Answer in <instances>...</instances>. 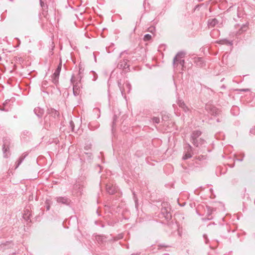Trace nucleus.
I'll return each instance as SVG.
<instances>
[{
	"mask_svg": "<svg viewBox=\"0 0 255 255\" xmlns=\"http://www.w3.org/2000/svg\"><path fill=\"white\" fill-rule=\"evenodd\" d=\"M47 115L44 117V122L45 127L50 126L51 124H53L54 121V119L58 118L59 115L58 111L54 109H48L47 111Z\"/></svg>",
	"mask_w": 255,
	"mask_h": 255,
	"instance_id": "obj_1",
	"label": "nucleus"
},
{
	"mask_svg": "<svg viewBox=\"0 0 255 255\" xmlns=\"http://www.w3.org/2000/svg\"><path fill=\"white\" fill-rule=\"evenodd\" d=\"M185 56V53L183 52H179L174 57L173 60V66L174 68L177 67L179 65L181 66L182 70H184L185 60L182 58Z\"/></svg>",
	"mask_w": 255,
	"mask_h": 255,
	"instance_id": "obj_2",
	"label": "nucleus"
},
{
	"mask_svg": "<svg viewBox=\"0 0 255 255\" xmlns=\"http://www.w3.org/2000/svg\"><path fill=\"white\" fill-rule=\"evenodd\" d=\"M61 68L62 62L61 60L60 59V63L59 64L57 69L55 70L54 73H53L52 76V82L55 85H56L58 83V79L60 71L61 70Z\"/></svg>",
	"mask_w": 255,
	"mask_h": 255,
	"instance_id": "obj_3",
	"label": "nucleus"
},
{
	"mask_svg": "<svg viewBox=\"0 0 255 255\" xmlns=\"http://www.w3.org/2000/svg\"><path fill=\"white\" fill-rule=\"evenodd\" d=\"M202 132L199 130H195L192 131L190 136V141L194 145H197L196 144V139L201 135Z\"/></svg>",
	"mask_w": 255,
	"mask_h": 255,
	"instance_id": "obj_4",
	"label": "nucleus"
},
{
	"mask_svg": "<svg viewBox=\"0 0 255 255\" xmlns=\"http://www.w3.org/2000/svg\"><path fill=\"white\" fill-rule=\"evenodd\" d=\"M128 60L124 57L123 61L120 62L118 64V67L125 70V72H128L129 70V65L128 64Z\"/></svg>",
	"mask_w": 255,
	"mask_h": 255,
	"instance_id": "obj_5",
	"label": "nucleus"
},
{
	"mask_svg": "<svg viewBox=\"0 0 255 255\" xmlns=\"http://www.w3.org/2000/svg\"><path fill=\"white\" fill-rule=\"evenodd\" d=\"M207 108L209 113L212 116H219L221 114V111L214 106H208Z\"/></svg>",
	"mask_w": 255,
	"mask_h": 255,
	"instance_id": "obj_6",
	"label": "nucleus"
},
{
	"mask_svg": "<svg viewBox=\"0 0 255 255\" xmlns=\"http://www.w3.org/2000/svg\"><path fill=\"white\" fill-rule=\"evenodd\" d=\"M55 199L58 203L65 205H69L71 202L70 199L67 197H57Z\"/></svg>",
	"mask_w": 255,
	"mask_h": 255,
	"instance_id": "obj_7",
	"label": "nucleus"
},
{
	"mask_svg": "<svg viewBox=\"0 0 255 255\" xmlns=\"http://www.w3.org/2000/svg\"><path fill=\"white\" fill-rule=\"evenodd\" d=\"M177 105L179 106L180 108H181L183 111L185 113L187 112H191V110L190 108L186 106L184 102L182 100H178L177 102Z\"/></svg>",
	"mask_w": 255,
	"mask_h": 255,
	"instance_id": "obj_8",
	"label": "nucleus"
},
{
	"mask_svg": "<svg viewBox=\"0 0 255 255\" xmlns=\"http://www.w3.org/2000/svg\"><path fill=\"white\" fill-rule=\"evenodd\" d=\"M187 152L183 156V159L186 160L192 157L191 152H192V147L189 143L187 144V147H186Z\"/></svg>",
	"mask_w": 255,
	"mask_h": 255,
	"instance_id": "obj_9",
	"label": "nucleus"
},
{
	"mask_svg": "<svg viewBox=\"0 0 255 255\" xmlns=\"http://www.w3.org/2000/svg\"><path fill=\"white\" fill-rule=\"evenodd\" d=\"M161 213L167 220H170L171 218V215L167 208L165 207L162 208Z\"/></svg>",
	"mask_w": 255,
	"mask_h": 255,
	"instance_id": "obj_10",
	"label": "nucleus"
},
{
	"mask_svg": "<svg viewBox=\"0 0 255 255\" xmlns=\"http://www.w3.org/2000/svg\"><path fill=\"white\" fill-rule=\"evenodd\" d=\"M194 63L196 64L197 66L202 67L205 64L204 60L201 57H195L194 59Z\"/></svg>",
	"mask_w": 255,
	"mask_h": 255,
	"instance_id": "obj_11",
	"label": "nucleus"
},
{
	"mask_svg": "<svg viewBox=\"0 0 255 255\" xmlns=\"http://www.w3.org/2000/svg\"><path fill=\"white\" fill-rule=\"evenodd\" d=\"M124 88L125 89V97H124L125 98H126V93H129L131 89V86L130 84L128 81H126L124 84Z\"/></svg>",
	"mask_w": 255,
	"mask_h": 255,
	"instance_id": "obj_12",
	"label": "nucleus"
},
{
	"mask_svg": "<svg viewBox=\"0 0 255 255\" xmlns=\"http://www.w3.org/2000/svg\"><path fill=\"white\" fill-rule=\"evenodd\" d=\"M106 190L110 194H114L116 192V187L111 185H107Z\"/></svg>",
	"mask_w": 255,
	"mask_h": 255,
	"instance_id": "obj_13",
	"label": "nucleus"
},
{
	"mask_svg": "<svg viewBox=\"0 0 255 255\" xmlns=\"http://www.w3.org/2000/svg\"><path fill=\"white\" fill-rule=\"evenodd\" d=\"M73 92L75 96H77L80 94V86L78 83L74 85L73 88Z\"/></svg>",
	"mask_w": 255,
	"mask_h": 255,
	"instance_id": "obj_14",
	"label": "nucleus"
},
{
	"mask_svg": "<svg viewBox=\"0 0 255 255\" xmlns=\"http://www.w3.org/2000/svg\"><path fill=\"white\" fill-rule=\"evenodd\" d=\"M34 112L39 118H41L44 114V110L39 107L35 108Z\"/></svg>",
	"mask_w": 255,
	"mask_h": 255,
	"instance_id": "obj_15",
	"label": "nucleus"
},
{
	"mask_svg": "<svg viewBox=\"0 0 255 255\" xmlns=\"http://www.w3.org/2000/svg\"><path fill=\"white\" fill-rule=\"evenodd\" d=\"M218 23V21L216 18L209 19L208 20V25L211 27H214Z\"/></svg>",
	"mask_w": 255,
	"mask_h": 255,
	"instance_id": "obj_16",
	"label": "nucleus"
},
{
	"mask_svg": "<svg viewBox=\"0 0 255 255\" xmlns=\"http://www.w3.org/2000/svg\"><path fill=\"white\" fill-rule=\"evenodd\" d=\"M11 144L10 139L7 137H4L3 138V145L2 147H10Z\"/></svg>",
	"mask_w": 255,
	"mask_h": 255,
	"instance_id": "obj_17",
	"label": "nucleus"
},
{
	"mask_svg": "<svg viewBox=\"0 0 255 255\" xmlns=\"http://www.w3.org/2000/svg\"><path fill=\"white\" fill-rule=\"evenodd\" d=\"M248 26L246 24L243 25L240 28V29L237 32V35H240L243 32L246 31L247 30Z\"/></svg>",
	"mask_w": 255,
	"mask_h": 255,
	"instance_id": "obj_18",
	"label": "nucleus"
},
{
	"mask_svg": "<svg viewBox=\"0 0 255 255\" xmlns=\"http://www.w3.org/2000/svg\"><path fill=\"white\" fill-rule=\"evenodd\" d=\"M9 148L2 147V152L3 154V157L4 158H8L9 155L10 154Z\"/></svg>",
	"mask_w": 255,
	"mask_h": 255,
	"instance_id": "obj_19",
	"label": "nucleus"
},
{
	"mask_svg": "<svg viewBox=\"0 0 255 255\" xmlns=\"http://www.w3.org/2000/svg\"><path fill=\"white\" fill-rule=\"evenodd\" d=\"M118 86L120 89L121 94L123 97H125V89L124 88V84L123 85L121 83V82L119 81H118Z\"/></svg>",
	"mask_w": 255,
	"mask_h": 255,
	"instance_id": "obj_20",
	"label": "nucleus"
},
{
	"mask_svg": "<svg viewBox=\"0 0 255 255\" xmlns=\"http://www.w3.org/2000/svg\"><path fill=\"white\" fill-rule=\"evenodd\" d=\"M26 155H22L20 156L18 161L15 163V168H17L23 162V160L25 158Z\"/></svg>",
	"mask_w": 255,
	"mask_h": 255,
	"instance_id": "obj_21",
	"label": "nucleus"
},
{
	"mask_svg": "<svg viewBox=\"0 0 255 255\" xmlns=\"http://www.w3.org/2000/svg\"><path fill=\"white\" fill-rule=\"evenodd\" d=\"M26 155H22L20 156L18 161L15 163V168H17L23 162V160L25 158Z\"/></svg>",
	"mask_w": 255,
	"mask_h": 255,
	"instance_id": "obj_22",
	"label": "nucleus"
},
{
	"mask_svg": "<svg viewBox=\"0 0 255 255\" xmlns=\"http://www.w3.org/2000/svg\"><path fill=\"white\" fill-rule=\"evenodd\" d=\"M26 155H22L20 156L18 161L15 163V168H17L23 162V160L25 158Z\"/></svg>",
	"mask_w": 255,
	"mask_h": 255,
	"instance_id": "obj_23",
	"label": "nucleus"
},
{
	"mask_svg": "<svg viewBox=\"0 0 255 255\" xmlns=\"http://www.w3.org/2000/svg\"><path fill=\"white\" fill-rule=\"evenodd\" d=\"M26 155H22L20 156L18 161L15 163V168H17L23 162V160L25 158Z\"/></svg>",
	"mask_w": 255,
	"mask_h": 255,
	"instance_id": "obj_24",
	"label": "nucleus"
},
{
	"mask_svg": "<svg viewBox=\"0 0 255 255\" xmlns=\"http://www.w3.org/2000/svg\"><path fill=\"white\" fill-rule=\"evenodd\" d=\"M196 144H197V145H194V146L196 147H199L200 145L204 144L206 142V141L204 139H203L202 138H197V139H196Z\"/></svg>",
	"mask_w": 255,
	"mask_h": 255,
	"instance_id": "obj_25",
	"label": "nucleus"
},
{
	"mask_svg": "<svg viewBox=\"0 0 255 255\" xmlns=\"http://www.w3.org/2000/svg\"><path fill=\"white\" fill-rule=\"evenodd\" d=\"M219 43L221 44H225L227 45H233V41H230L227 39H223L221 40L219 42Z\"/></svg>",
	"mask_w": 255,
	"mask_h": 255,
	"instance_id": "obj_26",
	"label": "nucleus"
},
{
	"mask_svg": "<svg viewBox=\"0 0 255 255\" xmlns=\"http://www.w3.org/2000/svg\"><path fill=\"white\" fill-rule=\"evenodd\" d=\"M9 243V242H6L5 243L1 244L0 245V250L4 251L8 249L7 245Z\"/></svg>",
	"mask_w": 255,
	"mask_h": 255,
	"instance_id": "obj_27",
	"label": "nucleus"
},
{
	"mask_svg": "<svg viewBox=\"0 0 255 255\" xmlns=\"http://www.w3.org/2000/svg\"><path fill=\"white\" fill-rule=\"evenodd\" d=\"M151 39V36L149 34H146L144 36L143 40L145 41H149Z\"/></svg>",
	"mask_w": 255,
	"mask_h": 255,
	"instance_id": "obj_28",
	"label": "nucleus"
},
{
	"mask_svg": "<svg viewBox=\"0 0 255 255\" xmlns=\"http://www.w3.org/2000/svg\"><path fill=\"white\" fill-rule=\"evenodd\" d=\"M214 211V209L211 208L210 207H207V216L209 217L211 215L212 212Z\"/></svg>",
	"mask_w": 255,
	"mask_h": 255,
	"instance_id": "obj_29",
	"label": "nucleus"
},
{
	"mask_svg": "<svg viewBox=\"0 0 255 255\" xmlns=\"http://www.w3.org/2000/svg\"><path fill=\"white\" fill-rule=\"evenodd\" d=\"M151 120L153 123L155 124H159L160 122V119L158 117H153Z\"/></svg>",
	"mask_w": 255,
	"mask_h": 255,
	"instance_id": "obj_30",
	"label": "nucleus"
},
{
	"mask_svg": "<svg viewBox=\"0 0 255 255\" xmlns=\"http://www.w3.org/2000/svg\"><path fill=\"white\" fill-rule=\"evenodd\" d=\"M117 120V116L116 115H114L113 117V121L112 123V130L114 129V127L116 124V122Z\"/></svg>",
	"mask_w": 255,
	"mask_h": 255,
	"instance_id": "obj_31",
	"label": "nucleus"
},
{
	"mask_svg": "<svg viewBox=\"0 0 255 255\" xmlns=\"http://www.w3.org/2000/svg\"><path fill=\"white\" fill-rule=\"evenodd\" d=\"M69 126H70V128L72 129V131H73L74 129L75 126H74V123L72 121H70V122H69Z\"/></svg>",
	"mask_w": 255,
	"mask_h": 255,
	"instance_id": "obj_32",
	"label": "nucleus"
},
{
	"mask_svg": "<svg viewBox=\"0 0 255 255\" xmlns=\"http://www.w3.org/2000/svg\"><path fill=\"white\" fill-rule=\"evenodd\" d=\"M197 159L199 160H205L206 159V156L205 155H199L197 157Z\"/></svg>",
	"mask_w": 255,
	"mask_h": 255,
	"instance_id": "obj_33",
	"label": "nucleus"
},
{
	"mask_svg": "<svg viewBox=\"0 0 255 255\" xmlns=\"http://www.w3.org/2000/svg\"><path fill=\"white\" fill-rule=\"evenodd\" d=\"M132 194L133 195V199L134 200V202H135V206H137V197L136 196V195L134 193V192H132Z\"/></svg>",
	"mask_w": 255,
	"mask_h": 255,
	"instance_id": "obj_34",
	"label": "nucleus"
},
{
	"mask_svg": "<svg viewBox=\"0 0 255 255\" xmlns=\"http://www.w3.org/2000/svg\"><path fill=\"white\" fill-rule=\"evenodd\" d=\"M40 5L42 7V8H44L45 7H47V5L46 4L44 3V0H40Z\"/></svg>",
	"mask_w": 255,
	"mask_h": 255,
	"instance_id": "obj_35",
	"label": "nucleus"
},
{
	"mask_svg": "<svg viewBox=\"0 0 255 255\" xmlns=\"http://www.w3.org/2000/svg\"><path fill=\"white\" fill-rule=\"evenodd\" d=\"M79 186L78 187V192L80 193V194H82V187L80 186L79 185H75V188L76 189L77 187Z\"/></svg>",
	"mask_w": 255,
	"mask_h": 255,
	"instance_id": "obj_36",
	"label": "nucleus"
},
{
	"mask_svg": "<svg viewBox=\"0 0 255 255\" xmlns=\"http://www.w3.org/2000/svg\"><path fill=\"white\" fill-rule=\"evenodd\" d=\"M23 134L24 135L29 136V135H30L31 133L28 130H25L23 132Z\"/></svg>",
	"mask_w": 255,
	"mask_h": 255,
	"instance_id": "obj_37",
	"label": "nucleus"
},
{
	"mask_svg": "<svg viewBox=\"0 0 255 255\" xmlns=\"http://www.w3.org/2000/svg\"><path fill=\"white\" fill-rule=\"evenodd\" d=\"M47 82L46 81H44L42 83V87L43 88H45L47 87Z\"/></svg>",
	"mask_w": 255,
	"mask_h": 255,
	"instance_id": "obj_38",
	"label": "nucleus"
},
{
	"mask_svg": "<svg viewBox=\"0 0 255 255\" xmlns=\"http://www.w3.org/2000/svg\"><path fill=\"white\" fill-rule=\"evenodd\" d=\"M203 238L205 239V243L207 244L209 241V240L207 238V236L206 235L204 234V235H203Z\"/></svg>",
	"mask_w": 255,
	"mask_h": 255,
	"instance_id": "obj_39",
	"label": "nucleus"
},
{
	"mask_svg": "<svg viewBox=\"0 0 255 255\" xmlns=\"http://www.w3.org/2000/svg\"><path fill=\"white\" fill-rule=\"evenodd\" d=\"M250 132L252 134H255V127L254 128H252L250 130Z\"/></svg>",
	"mask_w": 255,
	"mask_h": 255,
	"instance_id": "obj_40",
	"label": "nucleus"
},
{
	"mask_svg": "<svg viewBox=\"0 0 255 255\" xmlns=\"http://www.w3.org/2000/svg\"><path fill=\"white\" fill-rule=\"evenodd\" d=\"M240 91L246 92V91H248L249 89H240Z\"/></svg>",
	"mask_w": 255,
	"mask_h": 255,
	"instance_id": "obj_41",
	"label": "nucleus"
},
{
	"mask_svg": "<svg viewBox=\"0 0 255 255\" xmlns=\"http://www.w3.org/2000/svg\"><path fill=\"white\" fill-rule=\"evenodd\" d=\"M89 128H90V129L91 130H94V129H95V128H93V127H92V125H91V124H89Z\"/></svg>",
	"mask_w": 255,
	"mask_h": 255,
	"instance_id": "obj_42",
	"label": "nucleus"
},
{
	"mask_svg": "<svg viewBox=\"0 0 255 255\" xmlns=\"http://www.w3.org/2000/svg\"><path fill=\"white\" fill-rule=\"evenodd\" d=\"M83 70H82L81 68H79V77L80 78H81V76H80V74L82 73V72Z\"/></svg>",
	"mask_w": 255,
	"mask_h": 255,
	"instance_id": "obj_43",
	"label": "nucleus"
},
{
	"mask_svg": "<svg viewBox=\"0 0 255 255\" xmlns=\"http://www.w3.org/2000/svg\"><path fill=\"white\" fill-rule=\"evenodd\" d=\"M74 76H72V78H71V81L72 83H74Z\"/></svg>",
	"mask_w": 255,
	"mask_h": 255,
	"instance_id": "obj_44",
	"label": "nucleus"
},
{
	"mask_svg": "<svg viewBox=\"0 0 255 255\" xmlns=\"http://www.w3.org/2000/svg\"><path fill=\"white\" fill-rule=\"evenodd\" d=\"M126 53L125 51H124V52H122L121 54H120V57H121V56L123 54H124L125 53Z\"/></svg>",
	"mask_w": 255,
	"mask_h": 255,
	"instance_id": "obj_45",
	"label": "nucleus"
},
{
	"mask_svg": "<svg viewBox=\"0 0 255 255\" xmlns=\"http://www.w3.org/2000/svg\"><path fill=\"white\" fill-rule=\"evenodd\" d=\"M243 158H240V159H237V160L240 161H243Z\"/></svg>",
	"mask_w": 255,
	"mask_h": 255,
	"instance_id": "obj_46",
	"label": "nucleus"
},
{
	"mask_svg": "<svg viewBox=\"0 0 255 255\" xmlns=\"http://www.w3.org/2000/svg\"><path fill=\"white\" fill-rule=\"evenodd\" d=\"M217 122L219 123V122H221V120H220L219 118H218V119H217Z\"/></svg>",
	"mask_w": 255,
	"mask_h": 255,
	"instance_id": "obj_47",
	"label": "nucleus"
},
{
	"mask_svg": "<svg viewBox=\"0 0 255 255\" xmlns=\"http://www.w3.org/2000/svg\"><path fill=\"white\" fill-rule=\"evenodd\" d=\"M158 246H159V247H166V246H165L164 245H159Z\"/></svg>",
	"mask_w": 255,
	"mask_h": 255,
	"instance_id": "obj_48",
	"label": "nucleus"
},
{
	"mask_svg": "<svg viewBox=\"0 0 255 255\" xmlns=\"http://www.w3.org/2000/svg\"><path fill=\"white\" fill-rule=\"evenodd\" d=\"M94 56L95 61H96V56H95V55L94 54Z\"/></svg>",
	"mask_w": 255,
	"mask_h": 255,
	"instance_id": "obj_49",
	"label": "nucleus"
},
{
	"mask_svg": "<svg viewBox=\"0 0 255 255\" xmlns=\"http://www.w3.org/2000/svg\"><path fill=\"white\" fill-rule=\"evenodd\" d=\"M49 208H50L49 206H47V210H49Z\"/></svg>",
	"mask_w": 255,
	"mask_h": 255,
	"instance_id": "obj_50",
	"label": "nucleus"
},
{
	"mask_svg": "<svg viewBox=\"0 0 255 255\" xmlns=\"http://www.w3.org/2000/svg\"><path fill=\"white\" fill-rule=\"evenodd\" d=\"M211 219H212V218H211H211H208V219H209V220H211Z\"/></svg>",
	"mask_w": 255,
	"mask_h": 255,
	"instance_id": "obj_51",
	"label": "nucleus"
},
{
	"mask_svg": "<svg viewBox=\"0 0 255 255\" xmlns=\"http://www.w3.org/2000/svg\"><path fill=\"white\" fill-rule=\"evenodd\" d=\"M168 255V254H164V255Z\"/></svg>",
	"mask_w": 255,
	"mask_h": 255,
	"instance_id": "obj_52",
	"label": "nucleus"
},
{
	"mask_svg": "<svg viewBox=\"0 0 255 255\" xmlns=\"http://www.w3.org/2000/svg\"><path fill=\"white\" fill-rule=\"evenodd\" d=\"M1 57L0 56V61L1 60Z\"/></svg>",
	"mask_w": 255,
	"mask_h": 255,
	"instance_id": "obj_53",
	"label": "nucleus"
}]
</instances>
